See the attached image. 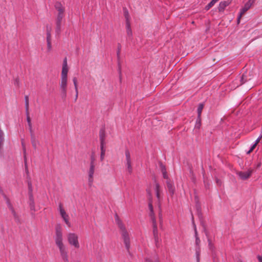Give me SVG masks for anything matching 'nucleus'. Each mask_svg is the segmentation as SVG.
Listing matches in <instances>:
<instances>
[{
  "label": "nucleus",
  "instance_id": "f257e3e1",
  "mask_svg": "<svg viewBox=\"0 0 262 262\" xmlns=\"http://www.w3.org/2000/svg\"><path fill=\"white\" fill-rule=\"evenodd\" d=\"M55 242L58 248L60 255L64 262H69L66 246L63 243L62 229L60 225H57L55 227Z\"/></svg>",
  "mask_w": 262,
  "mask_h": 262
},
{
  "label": "nucleus",
  "instance_id": "f03ea898",
  "mask_svg": "<svg viewBox=\"0 0 262 262\" xmlns=\"http://www.w3.org/2000/svg\"><path fill=\"white\" fill-rule=\"evenodd\" d=\"M115 221L120 230L121 237L125 245V248L127 251L129 252V248L130 246L129 234L126 229L125 225L123 224L122 221L119 218V216L117 215H116L115 216Z\"/></svg>",
  "mask_w": 262,
  "mask_h": 262
},
{
  "label": "nucleus",
  "instance_id": "7ed1b4c3",
  "mask_svg": "<svg viewBox=\"0 0 262 262\" xmlns=\"http://www.w3.org/2000/svg\"><path fill=\"white\" fill-rule=\"evenodd\" d=\"M67 240L69 245L76 249L79 248L80 245L79 243L78 236L77 234L73 232L69 233L67 234Z\"/></svg>",
  "mask_w": 262,
  "mask_h": 262
},
{
  "label": "nucleus",
  "instance_id": "20e7f679",
  "mask_svg": "<svg viewBox=\"0 0 262 262\" xmlns=\"http://www.w3.org/2000/svg\"><path fill=\"white\" fill-rule=\"evenodd\" d=\"M4 198L6 201L7 207L11 211V213L12 214L15 222L17 223H20V220L19 216L15 212L14 208L13 207V205L10 202V200L5 195H4Z\"/></svg>",
  "mask_w": 262,
  "mask_h": 262
},
{
  "label": "nucleus",
  "instance_id": "39448f33",
  "mask_svg": "<svg viewBox=\"0 0 262 262\" xmlns=\"http://www.w3.org/2000/svg\"><path fill=\"white\" fill-rule=\"evenodd\" d=\"M58 210L62 219L64 221L66 224L68 226V227H71V224L69 221V215L66 213V211L63 209L61 203H59L58 205Z\"/></svg>",
  "mask_w": 262,
  "mask_h": 262
},
{
  "label": "nucleus",
  "instance_id": "423d86ee",
  "mask_svg": "<svg viewBox=\"0 0 262 262\" xmlns=\"http://www.w3.org/2000/svg\"><path fill=\"white\" fill-rule=\"evenodd\" d=\"M67 83H68V79L67 78H61V80L60 82V89L61 91V96L63 99H65L67 97Z\"/></svg>",
  "mask_w": 262,
  "mask_h": 262
},
{
  "label": "nucleus",
  "instance_id": "0eeeda50",
  "mask_svg": "<svg viewBox=\"0 0 262 262\" xmlns=\"http://www.w3.org/2000/svg\"><path fill=\"white\" fill-rule=\"evenodd\" d=\"M255 2V0H249L244 5V6L240 10L239 14L237 17V24L240 22V19L243 14L247 11Z\"/></svg>",
  "mask_w": 262,
  "mask_h": 262
},
{
  "label": "nucleus",
  "instance_id": "6e6552de",
  "mask_svg": "<svg viewBox=\"0 0 262 262\" xmlns=\"http://www.w3.org/2000/svg\"><path fill=\"white\" fill-rule=\"evenodd\" d=\"M125 155L126 158L125 165L126 167V170L129 174H131L133 172V167L130 154L128 150H125Z\"/></svg>",
  "mask_w": 262,
  "mask_h": 262
},
{
  "label": "nucleus",
  "instance_id": "1a4fd4ad",
  "mask_svg": "<svg viewBox=\"0 0 262 262\" xmlns=\"http://www.w3.org/2000/svg\"><path fill=\"white\" fill-rule=\"evenodd\" d=\"M95 165H90V168L88 170V183L89 185L91 186L94 181V173Z\"/></svg>",
  "mask_w": 262,
  "mask_h": 262
},
{
  "label": "nucleus",
  "instance_id": "9d476101",
  "mask_svg": "<svg viewBox=\"0 0 262 262\" xmlns=\"http://www.w3.org/2000/svg\"><path fill=\"white\" fill-rule=\"evenodd\" d=\"M68 71H69V70H68V64H67V59L66 57L63 59V61L62 71H61V78L68 79Z\"/></svg>",
  "mask_w": 262,
  "mask_h": 262
},
{
  "label": "nucleus",
  "instance_id": "9b49d317",
  "mask_svg": "<svg viewBox=\"0 0 262 262\" xmlns=\"http://www.w3.org/2000/svg\"><path fill=\"white\" fill-rule=\"evenodd\" d=\"M54 6L56 10L58 11L57 15H60V16H64V8L61 3L58 2H56Z\"/></svg>",
  "mask_w": 262,
  "mask_h": 262
},
{
  "label": "nucleus",
  "instance_id": "f8f14e48",
  "mask_svg": "<svg viewBox=\"0 0 262 262\" xmlns=\"http://www.w3.org/2000/svg\"><path fill=\"white\" fill-rule=\"evenodd\" d=\"M253 170L251 169H248L247 171H241L238 173L239 177L242 180H246L248 179L251 175Z\"/></svg>",
  "mask_w": 262,
  "mask_h": 262
},
{
  "label": "nucleus",
  "instance_id": "ddd939ff",
  "mask_svg": "<svg viewBox=\"0 0 262 262\" xmlns=\"http://www.w3.org/2000/svg\"><path fill=\"white\" fill-rule=\"evenodd\" d=\"M166 185L168 192L170 193L171 195H173L175 192V187L173 182L170 180H167Z\"/></svg>",
  "mask_w": 262,
  "mask_h": 262
},
{
  "label": "nucleus",
  "instance_id": "4468645a",
  "mask_svg": "<svg viewBox=\"0 0 262 262\" xmlns=\"http://www.w3.org/2000/svg\"><path fill=\"white\" fill-rule=\"evenodd\" d=\"M230 1H222L220 2L218 7L219 11L223 12L226 7L230 5Z\"/></svg>",
  "mask_w": 262,
  "mask_h": 262
},
{
  "label": "nucleus",
  "instance_id": "2eb2a0df",
  "mask_svg": "<svg viewBox=\"0 0 262 262\" xmlns=\"http://www.w3.org/2000/svg\"><path fill=\"white\" fill-rule=\"evenodd\" d=\"M152 226H153V234L155 239L156 242H157V239H158V228L156 224V221L155 217H154L152 219Z\"/></svg>",
  "mask_w": 262,
  "mask_h": 262
},
{
  "label": "nucleus",
  "instance_id": "dca6fc26",
  "mask_svg": "<svg viewBox=\"0 0 262 262\" xmlns=\"http://www.w3.org/2000/svg\"><path fill=\"white\" fill-rule=\"evenodd\" d=\"M192 223L193 225L194 230V236L195 237V247H200V244L201 241L198 236L196 227L195 225L194 224L193 217H192Z\"/></svg>",
  "mask_w": 262,
  "mask_h": 262
},
{
  "label": "nucleus",
  "instance_id": "f3484780",
  "mask_svg": "<svg viewBox=\"0 0 262 262\" xmlns=\"http://www.w3.org/2000/svg\"><path fill=\"white\" fill-rule=\"evenodd\" d=\"M99 137L100 140V145H105V133L104 128H101L99 132Z\"/></svg>",
  "mask_w": 262,
  "mask_h": 262
},
{
  "label": "nucleus",
  "instance_id": "a211bd4d",
  "mask_svg": "<svg viewBox=\"0 0 262 262\" xmlns=\"http://www.w3.org/2000/svg\"><path fill=\"white\" fill-rule=\"evenodd\" d=\"M126 33L127 35V39L132 40V31L130 27V23L126 24Z\"/></svg>",
  "mask_w": 262,
  "mask_h": 262
},
{
  "label": "nucleus",
  "instance_id": "6ab92c4d",
  "mask_svg": "<svg viewBox=\"0 0 262 262\" xmlns=\"http://www.w3.org/2000/svg\"><path fill=\"white\" fill-rule=\"evenodd\" d=\"M29 205H30V209L32 211H35V204H34V201L32 194H31L29 196Z\"/></svg>",
  "mask_w": 262,
  "mask_h": 262
},
{
  "label": "nucleus",
  "instance_id": "aec40b11",
  "mask_svg": "<svg viewBox=\"0 0 262 262\" xmlns=\"http://www.w3.org/2000/svg\"><path fill=\"white\" fill-rule=\"evenodd\" d=\"M73 83L74 85L75 90V92H76L75 100H76L78 98V95L77 79L76 77H74L73 78Z\"/></svg>",
  "mask_w": 262,
  "mask_h": 262
},
{
  "label": "nucleus",
  "instance_id": "412c9836",
  "mask_svg": "<svg viewBox=\"0 0 262 262\" xmlns=\"http://www.w3.org/2000/svg\"><path fill=\"white\" fill-rule=\"evenodd\" d=\"M73 83L74 85L75 90V92H76L75 100H76L78 98V95L77 79L76 77H74L73 78Z\"/></svg>",
  "mask_w": 262,
  "mask_h": 262
},
{
  "label": "nucleus",
  "instance_id": "4be33fe9",
  "mask_svg": "<svg viewBox=\"0 0 262 262\" xmlns=\"http://www.w3.org/2000/svg\"><path fill=\"white\" fill-rule=\"evenodd\" d=\"M21 144L23 147V150H24V161H25V170L27 173L29 172L28 169L27 165V159H26V148L25 147L24 143L22 141H21Z\"/></svg>",
  "mask_w": 262,
  "mask_h": 262
},
{
  "label": "nucleus",
  "instance_id": "5701e85b",
  "mask_svg": "<svg viewBox=\"0 0 262 262\" xmlns=\"http://www.w3.org/2000/svg\"><path fill=\"white\" fill-rule=\"evenodd\" d=\"M123 13L126 20V24L130 23V17L129 13L126 8H123Z\"/></svg>",
  "mask_w": 262,
  "mask_h": 262
},
{
  "label": "nucleus",
  "instance_id": "b1692460",
  "mask_svg": "<svg viewBox=\"0 0 262 262\" xmlns=\"http://www.w3.org/2000/svg\"><path fill=\"white\" fill-rule=\"evenodd\" d=\"M31 143L34 148H36L37 146V141L36 140V138L34 134H30Z\"/></svg>",
  "mask_w": 262,
  "mask_h": 262
},
{
  "label": "nucleus",
  "instance_id": "393cba45",
  "mask_svg": "<svg viewBox=\"0 0 262 262\" xmlns=\"http://www.w3.org/2000/svg\"><path fill=\"white\" fill-rule=\"evenodd\" d=\"M4 142V133L0 129V154L2 153Z\"/></svg>",
  "mask_w": 262,
  "mask_h": 262
},
{
  "label": "nucleus",
  "instance_id": "a878e982",
  "mask_svg": "<svg viewBox=\"0 0 262 262\" xmlns=\"http://www.w3.org/2000/svg\"><path fill=\"white\" fill-rule=\"evenodd\" d=\"M195 257L196 262H200V253H201V248L200 247H195Z\"/></svg>",
  "mask_w": 262,
  "mask_h": 262
},
{
  "label": "nucleus",
  "instance_id": "bb28decb",
  "mask_svg": "<svg viewBox=\"0 0 262 262\" xmlns=\"http://www.w3.org/2000/svg\"><path fill=\"white\" fill-rule=\"evenodd\" d=\"M25 104L26 112L29 111V96L27 95L25 96Z\"/></svg>",
  "mask_w": 262,
  "mask_h": 262
},
{
  "label": "nucleus",
  "instance_id": "cd10ccee",
  "mask_svg": "<svg viewBox=\"0 0 262 262\" xmlns=\"http://www.w3.org/2000/svg\"><path fill=\"white\" fill-rule=\"evenodd\" d=\"M203 108H204V104L200 103L199 104V106H198V109H197L198 117H199V118L200 117H201V113H202Z\"/></svg>",
  "mask_w": 262,
  "mask_h": 262
},
{
  "label": "nucleus",
  "instance_id": "c85d7f7f",
  "mask_svg": "<svg viewBox=\"0 0 262 262\" xmlns=\"http://www.w3.org/2000/svg\"><path fill=\"white\" fill-rule=\"evenodd\" d=\"M100 149H101V155H100V160L101 161H103L104 158V155L105 153V149L104 145H100Z\"/></svg>",
  "mask_w": 262,
  "mask_h": 262
},
{
  "label": "nucleus",
  "instance_id": "c756f323",
  "mask_svg": "<svg viewBox=\"0 0 262 262\" xmlns=\"http://www.w3.org/2000/svg\"><path fill=\"white\" fill-rule=\"evenodd\" d=\"M201 126V117H200L199 118V117H198L197 119L196 120L194 128L195 129H200Z\"/></svg>",
  "mask_w": 262,
  "mask_h": 262
},
{
  "label": "nucleus",
  "instance_id": "7c9ffc66",
  "mask_svg": "<svg viewBox=\"0 0 262 262\" xmlns=\"http://www.w3.org/2000/svg\"><path fill=\"white\" fill-rule=\"evenodd\" d=\"M47 50L50 52L52 49L51 37H47Z\"/></svg>",
  "mask_w": 262,
  "mask_h": 262
},
{
  "label": "nucleus",
  "instance_id": "2f4dec72",
  "mask_svg": "<svg viewBox=\"0 0 262 262\" xmlns=\"http://www.w3.org/2000/svg\"><path fill=\"white\" fill-rule=\"evenodd\" d=\"M148 207L150 210V216H151V220L155 217L154 215V209L151 203H149Z\"/></svg>",
  "mask_w": 262,
  "mask_h": 262
},
{
  "label": "nucleus",
  "instance_id": "473e14b6",
  "mask_svg": "<svg viewBox=\"0 0 262 262\" xmlns=\"http://www.w3.org/2000/svg\"><path fill=\"white\" fill-rule=\"evenodd\" d=\"M56 34L59 35L60 33L61 30V24H56Z\"/></svg>",
  "mask_w": 262,
  "mask_h": 262
},
{
  "label": "nucleus",
  "instance_id": "72a5a7b5",
  "mask_svg": "<svg viewBox=\"0 0 262 262\" xmlns=\"http://www.w3.org/2000/svg\"><path fill=\"white\" fill-rule=\"evenodd\" d=\"M91 162H90V165H95V157L94 155V154L93 153L91 156Z\"/></svg>",
  "mask_w": 262,
  "mask_h": 262
},
{
  "label": "nucleus",
  "instance_id": "f704fd0d",
  "mask_svg": "<svg viewBox=\"0 0 262 262\" xmlns=\"http://www.w3.org/2000/svg\"><path fill=\"white\" fill-rule=\"evenodd\" d=\"M64 16L57 15L56 19V24H61V21Z\"/></svg>",
  "mask_w": 262,
  "mask_h": 262
},
{
  "label": "nucleus",
  "instance_id": "c9c22d12",
  "mask_svg": "<svg viewBox=\"0 0 262 262\" xmlns=\"http://www.w3.org/2000/svg\"><path fill=\"white\" fill-rule=\"evenodd\" d=\"M51 28L50 27H49V26H47V37H48L50 38V37H51Z\"/></svg>",
  "mask_w": 262,
  "mask_h": 262
},
{
  "label": "nucleus",
  "instance_id": "e433bc0d",
  "mask_svg": "<svg viewBox=\"0 0 262 262\" xmlns=\"http://www.w3.org/2000/svg\"><path fill=\"white\" fill-rule=\"evenodd\" d=\"M155 191H156V193H158V192H160V186L158 183H156Z\"/></svg>",
  "mask_w": 262,
  "mask_h": 262
},
{
  "label": "nucleus",
  "instance_id": "4c0bfd02",
  "mask_svg": "<svg viewBox=\"0 0 262 262\" xmlns=\"http://www.w3.org/2000/svg\"><path fill=\"white\" fill-rule=\"evenodd\" d=\"M121 45L120 43H118V44L117 52V57H118V59L119 58V57H120V51H121Z\"/></svg>",
  "mask_w": 262,
  "mask_h": 262
},
{
  "label": "nucleus",
  "instance_id": "58836bf2",
  "mask_svg": "<svg viewBox=\"0 0 262 262\" xmlns=\"http://www.w3.org/2000/svg\"><path fill=\"white\" fill-rule=\"evenodd\" d=\"M26 117H27V123H30L31 122V118L30 117V116H29V111H27V112H26Z\"/></svg>",
  "mask_w": 262,
  "mask_h": 262
},
{
  "label": "nucleus",
  "instance_id": "ea45409f",
  "mask_svg": "<svg viewBox=\"0 0 262 262\" xmlns=\"http://www.w3.org/2000/svg\"><path fill=\"white\" fill-rule=\"evenodd\" d=\"M246 77V75L245 74H243L242 75V76L241 77V81L242 84L244 83L247 81Z\"/></svg>",
  "mask_w": 262,
  "mask_h": 262
},
{
  "label": "nucleus",
  "instance_id": "a19ab883",
  "mask_svg": "<svg viewBox=\"0 0 262 262\" xmlns=\"http://www.w3.org/2000/svg\"><path fill=\"white\" fill-rule=\"evenodd\" d=\"M28 126H29V132H30V134H34L33 129H32V126L31 122H30V123H28Z\"/></svg>",
  "mask_w": 262,
  "mask_h": 262
},
{
  "label": "nucleus",
  "instance_id": "79ce46f5",
  "mask_svg": "<svg viewBox=\"0 0 262 262\" xmlns=\"http://www.w3.org/2000/svg\"><path fill=\"white\" fill-rule=\"evenodd\" d=\"M28 188H29V195L32 193V184L31 182H28Z\"/></svg>",
  "mask_w": 262,
  "mask_h": 262
},
{
  "label": "nucleus",
  "instance_id": "37998d69",
  "mask_svg": "<svg viewBox=\"0 0 262 262\" xmlns=\"http://www.w3.org/2000/svg\"><path fill=\"white\" fill-rule=\"evenodd\" d=\"M160 167H161V170L162 173L167 172L165 166H164L163 164H161Z\"/></svg>",
  "mask_w": 262,
  "mask_h": 262
},
{
  "label": "nucleus",
  "instance_id": "c03bdc74",
  "mask_svg": "<svg viewBox=\"0 0 262 262\" xmlns=\"http://www.w3.org/2000/svg\"><path fill=\"white\" fill-rule=\"evenodd\" d=\"M208 246H209V248L211 250H212L213 248V245L211 243V240L209 238L208 239Z\"/></svg>",
  "mask_w": 262,
  "mask_h": 262
},
{
  "label": "nucleus",
  "instance_id": "a18cd8bd",
  "mask_svg": "<svg viewBox=\"0 0 262 262\" xmlns=\"http://www.w3.org/2000/svg\"><path fill=\"white\" fill-rule=\"evenodd\" d=\"M162 174H163V178H164L165 179H166L167 180H170L168 179V175H167V172L162 173Z\"/></svg>",
  "mask_w": 262,
  "mask_h": 262
},
{
  "label": "nucleus",
  "instance_id": "49530a36",
  "mask_svg": "<svg viewBox=\"0 0 262 262\" xmlns=\"http://www.w3.org/2000/svg\"><path fill=\"white\" fill-rule=\"evenodd\" d=\"M217 2V1H216V0H212L209 3V4L212 6V7L215 5V4Z\"/></svg>",
  "mask_w": 262,
  "mask_h": 262
},
{
  "label": "nucleus",
  "instance_id": "de8ad7c7",
  "mask_svg": "<svg viewBox=\"0 0 262 262\" xmlns=\"http://www.w3.org/2000/svg\"><path fill=\"white\" fill-rule=\"evenodd\" d=\"M156 197H157L158 201H160V200H161L160 192L156 193Z\"/></svg>",
  "mask_w": 262,
  "mask_h": 262
},
{
  "label": "nucleus",
  "instance_id": "09e8293b",
  "mask_svg": "<svg viewBox=\"0 0 262 262\" xmlns=\"http://www.w3.org/2000/svg\"><path fill=\"white\" fill-rule=\"evenodd\" d=\"M262 135H260V136L256 140L255 143L254 144H255L256 146L257 144L259 142L260 139L261 138Z\"/></svg>",
  "mask_w": 262,
  "mask_h": 262
},
{
  "label": "nucleus",
  "instance_id": "8fccbe9b",
  "mask_svg": "<svg viewBox=\"0 0 262 262\" xmlns=\"http://www.w3.org/2000/svg\"><path fill=\"white\" fill-rule=\"evenodd\" d=\"M146 262H159V261L158 259H155L154 260L147 259Z\"/></svg>",
  "mask_w": 262,
  "mask_h": 262
},
{
  "label": "nucleus",
  "instance_id": "3c124183",
  "mask_svg": "<svg viewBox=\"0 0 262 262\" xmlns=\"http://www.w3.org/2000/svg\"><path fill=\"white\" fill-rule=\"evenodd\" d=\"M257 258L259 262H262V256L258 255Z\"/></svg>",
  "mask_w": 262,
  "mask_h": 262
},
{
  "label": "nucleus",
  "instance_id": "603ef678",
  "mask_svg": "<svg viewBox=\"0 0 262 262\" xmlns=\"http://www.w3.org/2000/svg\"><path fill=\"white\" fill-rule=\"evenodd\" d=\"M255 147H256L255 144H253L252 146L250 148L251 151H253L254 150V149L255 148Z\"/></svg>",
  "mask_w": 262,
  "mask_h": 262
},
{
  "label": "nucleus",
  "instance_id": "864d4df0",
  "mask_svg": "<svg viewBox=\"0 0 262 262\" xmlns=\"http://www.w3.org/2000/svg\"><path fill=\"white\" fill-rule=\"evenodd\" d=\"M196 208H197L198 211L199 212V210L200 209V207L199 205H198V204L196 205Z\"/></svg>",
  "mask_w": 262,
  "mask_h": 262
},
{
  "label": "nucleus",
  "instance_id": "5fc2aeb1",
  "mask_svg": "<svg viewBox=\"0 0 262 262\" xmlns=\"http://www.w3.org/2000/svg\"><path fill=\"white\" fill-rule=\"evenodd\" d=\"M205 10H209V9H210V8H209L208 6H207V5H206V6H205Z\"/></svg>",
  "mask_w": 262,
  "mask_h": 262
},
{
  "label": "nucleus",
  "instance_id": "6e6d98bb",
  "mask_svg": "<svg viewBox=\"0 0 262 262\" xmlns=\"http://www.w3.org/2000/svg\"><path fill=\"white\" fill-rule=\"evenodd\" d=\"M159 218L161 222L162 221V215L161 214V213H160L159 214Z\"/></svg>",
  "mask_w": 262,
  "mask_h": 262
},
{
  "label": "nucleus",
  "instance_id": "4d7b16f0",
  "mask_svg": "<svg viewBox=\"0 0 262 262\" xmlns=\"http://www.w3.org/2000/svg\"><path fill=\"white\" fill-rule=\"evenodd\" d=\"M252 151H251V149H250L247 152V154H249L250 153H251Z\"/></svg>",
  "mask_w": 262,
  "mask_h": 262
},
{
  "label": "nucleus",
  "instance_id": "13d9d810",
  "mask_svg": "<svg viewBox=\"0 0 262 262\" xmlns=\"http://www.w3.org/2000/svg\"><path fill=\"white\" fill-rule=\"evenodd\" d=\"M252 151H251V149H250L247 152V154H249L250 153H251Z\"/></svg>",
  "mask_w": 262,
  "mask_h": 262
},
{
  "label": "nucleus",
  "instance_id": "bf43d9fd",
  "mask_svg": "<svg viewBox=\"0 0 262 262\" xmlns=\"http://www.w3.org/2000/svg\"><path fill=\"white\" fill-rule=\"evenodd\" d=\"M252 151H251V149H250L247 152V154H249L250 153H251Z\"/></svg>",
  "mask_w": 262,
  "mask_h": 262
},
{
  "label": "nucleus",
  "instance_id": "052dcab7",
  "mask_svg": "<svg viewBox=\"0 0 262 262\" xmlns=\"http://www.w3.org/2000/svg\"><path fill=\"white\" fill-rule=\"evenodd\" d=\"M260 165H261V164H260V163H258V164L257 165V168L259 167L260 166Z\"/></svg>",
  "mask_w": 262,
  "mask_h": 262
},
{
  "label": "nucleus",
  "instance_id": "680f3d73",
  "mask_svg": "<svg viewBox=\"0 0 262 262\" xmlns=\"http://www.w3.org/2000/svg\"><path fill=\"white\" fill-rule=\"evenodd\" d=\"M207 6H208L210 9L212 7V6H211L209 4H208Z\"/></svg>",
  "mask_w": 262,
  "mask_h": 262
},
{
  "label": "nucleus",
  "instance_id": "e2e57ef3",
  "mask_svg": "<svg viewBox=\"0 0 262 262\" xmlns=\"http://www.w3.org/2000/svg\"><path fill=\"white\" fill-rule=\"evenodd\" d=\"M119 70L120 71V67H119Z\"/></svg>",
  "mask_w": 262,
  "mask_h": 262
},
{
  "label": "nucleus",
  "instance_id": "0e129e2a",
  "mask_svg": "<svg viewBox=\"0 0 262 262\" xmlns=\"http://www.w3.org/2000/svg\"><path fill=\"white\" fill-rule=\"evenodd\" d=\"M148 194H149V195H150V192H148Z\"/></svg>",
  "mask_w": 262,
  "mask_h": 262
},
{
  "label": "nucleus",
  "instance_id": "69168bd1",
  "mask_svg": "<svg viewBox=\"0 0 262 262\" xmlns=\"http://www.w3.org/2000/svg\"><path fill=\"white\" fill-rule=\"evenodd\" d=\"M219 0H216V1H217V2L219 1Z\"/></svg>",
  "mask_w": 262,
  "mask_h": 262
},
{
  "label": "nucleus",
  "instance_id": "338daca9",
  "mask_svg": "<svg viewBox=\"0 0 262 262\" xmlns=\"http://www.w3.org/2000/svg\"><path fill=\"white\" fill-rule=\"evenodd\" d=\"M238 262H242V261H239Z\"/></svg>",
  "mask_w": 262,
  "mask_h": 262
}]
</instances>
